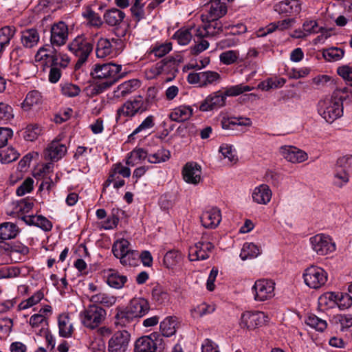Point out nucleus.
I'll list each match as a JSON object with an SVG mask.
<instances>
[{
    "mask_svg": "<svg viewBox=\"0 0 352 352\" xmlns=\"http://www.w3.org/2000/svg\"><path fill=\"white\" fill-rule=\"evenodd\" d=\"M339 91L318 102V112L328 123H333L343 114L342 97Z\"/></svg>",
    "mask_w": 352,
    "mask_h": 352,
    "instance_id": "f257e3e1",
    "label": "nucleus"
},
{
    "mask_svg": "<svg viewBox=\"0 0 352 352\" xmlns=\"http://www.w3.org/2000/svg\"><path fill=\"white\" fill-rule=\"evenodd\" d=\"M106 310L95 304L89 305L80 313V319L82 325L91 330L98 328L105 320Z\"/></svg>",
    "mask_w": 352,
    "mask_h": 352,
    "instance_id": "f03ea898",
    "label": "nucleus"
},
{
    "mask_svg": "<svg viewBox=\"0 0 352 352\" xmlns=\"http://www.w3.org/2000/svg\"><path fill=\"white\" fill-rule=\"evenodd\" d=\"M93 47V44L84 36H76L67 45L68 50L78 58L75 64L76 69H80L87 61Z\"/></svg>",
    "mask_w": 352,
    "mask_h": 352,
    "instance_id": "7ed1b4c3",
    "label": "nucleus"
},
{
    "mask_svg": "<svg viewBox=\"0 0 352 352\" xmlns=\"http://www.w3.org/2000/svg\"><path fill=\"white\" fill-rule=\"evenodd\" d=\"M142 96H135L133 100L126 101L118 110L116 121L125 122L123 118H132L148 110Z\"/></svg>",
    "mask_w": 352,
    "mask_h": 352,
    "instance_id": "20e7f679",
    "label": "nucleus"
},
{
    "mask_svg": "<svg viewBox=\"0 0 352 352\" xmlns=\"http://www.w3.org/2000/svg\"><path fill=\"white\" fill-rule=\"evenodd\" d=\"M164 349V340L157 332L139 338L134 344V352H162Z\"/></svg>",
    "mask_w": 352,
    "mask_h": 352,
    "instance_id": "39448f33",
    "label": "nucleus"
},
{
    "mask_svg": "<svg viewBox=\"0 0 352 352\" xmlns=\"http://www.w3.org/2000/svg\"><path fill=\"white\" fill-rule=\"evenodd\" d=\"M122 69L121 65H117L112 63L105 64H96L91 75L94 78L104 79L107 82H110L113 85L120 79L122 75L120 74Z\"/></svg>",
    "mask_w": 352,
    "mask_h": 352,
    "instance_id": "423d86ee",
    "label": "nucleus"
},
{
    "mask_svg": "<svg viewBox=\"0 0 352 352\" xmlns=\"http://www.w3.org/2000/svg\"><path fill=\"white\" fill-rule=\"evenodd\" d=\"M125 13L118 9L111 8L104 12L103 19L104 23L115 28V33L119 37H124L127 32L128 25L124 23Z\"/></svg>",
    "mask_w": 352,
    "mask_h": 352,
    "instance_id": "0eeeda50",
    "label": "nucleus"
},
{
    "mask_svg": "<svg viewBox=\"0 0 352 352\" xmlns=\"http://www.w3.org/2000/svg\"><path fill=\"white\" fill-rule=\"evenodd\" d=\"M303 278L305 284L308 287L313 289H319L327 283L328 275L322 267L311 265L305 270Z\"/></svg>",
    "mask_w": 352,
    "mask_h": 352,
    "instance_id": "6e6552de",
    "label": "nucleus"
},
{
    "mask_svg": "<svg viewBox=\"0 0 352 352\" xmlns=\"http://www.w3.org/2000/svg\"><path fill=\"white\" fill-rule=\"evenodd\" d=\"M206 6L208 9L206 13H203L201 15L202 22L217 21L225 16L228 12L225 0H209Z\"/></svg>",
    "mask_w": 352,
    "mask_h": 352,
    "instance_id": "1a4fd4ad",
    "label": "nucleus"
},
{
    "mask_svg": "<svg viewBox=\"0 0 352 352\" xmlns=\"http://www.w3.org/2000/svg\"><path fill=\"white\" fill-rule=\"evenodd\" d=\"M312 250L320 256H324L333 252L336 250L335 243L326 234H318L309 239Z\"/></svg>",
    "mask_w": 352,
    "mask_h": 352,
    "instance_id": "9d476101",
    "label": "nucleus"
},
{
    "mask_svg": "<svg viewBox=\"0 0 352 352\" xmlns=\"http://www.w3.org/2000/svg\"><path fill=\"white\" fill-rule=\"evenodd\" d=\"M274 288L275 283L272 280H257L252 287L254 300L261 302L272 298L274 296Z\"/></svg>",
    "mask_w": 352,
    "mask_h": 352,
    "instance_id": "9b49d317",
    "label": "nucleus"
},
{
    "mask_svg": "<svg viewBox=\"0 0 352 352\" xmlns=\"http://www.w3.org/2000/svg\"><path fill=\"white\" fill-rule=\"evenodd\" d=\"M181 62V57L170 56L157 63L150 69V72L154 76H158L163 73L171 74L173 77L175 73L178 72L177 66Z\"/></svg>",
    "mask_w": 352,
    "mask_h": 352,
    "instance_id": "f8f14e48",
    "label": "nucleus"
},
{
    "mask_svg": "<svg viewBox=\"0 0 352 352\" xmlns=\"http://www.w3.org/2000/svg\"><path fill=\"white\" fill-rule=\"evenodd\" d=\"M131 340V334L126 330L115 332L108 341L109 352H126Z\"/></svg>",
    "mask_w": 352,
    "mask_h": 352,
    "instance_id": "ddd939ff",
    "label": "nucleus"
},
{
    "mask_svg": "<svg viewBox=\"0 0 352 352\" xmlns=\"http://www.w3.org/2000/svg\"><path fill=\"white\" fill-rule=\"evenodd\" d=\"M268 316L262 311H247L242 314L240 325L250 330L255 329L265 324Z\"/></svg>",
    "mask_w": 352,
    "mask_h": 352,
    "instance_id": "4468645a",
    "label": "nucleus"
},
{
    "mask_svg": "<svg viewBox=\"0 0 352 352\" xmlns=\"http://www.w3.org/2000/svg\"><path fill=\"white\" fill-rule=\"evenodd\" d=\"M221 79L220 74L214 71L190 73L187 77L188 82L190 84L198 83L199 87H206L208 85L218 82Z\"/></svg>",
    "mask_w": 352,
    "mask_h": 352,
    "instance_id": "2eb2a0df",
    "label": "nucleus"
},
{
    "mask_svg": "<svg viewBox=\"0 0 352 352\" xmlns=\"http://www.w3.org/2000/svg\"><path fill=\"white\" fill-rule=\"evenodd\" d=\"M50 42L52 45L60 47L65 45L68 39V26L64 21H58L52 25Z\"/></svg>",
    "mask_w": 352,
    "mask_h": 352,
    "instance_id": "dca6fc26",
    "label": "nucleus"
},
{
    "mask_svg": "<svg viewBox=\"0 0 352 352\" xmlns=\"http://www.w3.org/2000/svg\"><path fill=\"white\" fill-rule=\"evenodd\" d=\"M214 248L212 243L200 241L189 248L188 258L191 261L206 260Z\"/></svg>",
    "mask_w": 352,
    "mask_h": 352,
    "instance_id": "f3484780",
    "label": "nucleus"
},
{
    "mask_svg": "<svg viewBox=\"0 0 352 352\" xmlns=\"http://www.w3.org/2000/svg\"><path fill=\"white\" fill-rule=\"evenodd\" d=\"M129 242L126 239H121L115 243L112 247L113 255L120 258V262L123 265H131L129 258L131 256H137L136 251H131L129 249Z\"/></svg>",
    "mask_w": 352,
    "mask_h": 352,
    "instance_id": "a211bd4d",
    "label": "nucleus"
},
{
    "mask_svg": "<svg viewBox=\"0 0 352 352\" xmlns=\"http://www.w3.org/2000/svg\"><path fill=\"white\" fill-rule=\"evenodd\" d=\"M226 98L221 91H214L208 95L201 103L199 110L209 111L226 105Z\"/></svg>",
    "mask_w": 352,
    "mask_h": 352,
    "instance_id": "6ab92c4d",
    "label": "nucleus"
},
{
    "mask_svg": "<svg viewBox=\"0 0 352 352\" xmlns=\"http://www.w3.org/2000/svg\"><path fill=\"white\" fill-rule=\"evenodd\" d=\"M300 0H285L278 2L274 6V10L280 14L296 16L302 10Z\"/></svg>",
    "mask_w": 352,
    "mask_h": 352,
    "instance_id": "aec40b11",
    "label": "nucleus"
},
{
    "mask_svg": "<svg viewBox=\"0 0 352 352\" xmlns=\"http://www.w3.org/2000/svg\"><path fill=\"white\" fill-rule=\"evenodd\" d=\"M201 166L196 162H188L182 169L184 181L188 184L197 185L201 181Z\"/></svg>",
    "mask_w": 352,
    "mask_h": 352,
    "instance_id": "412c9836",
    "label": "nucleus"
},
{
    "mask_svg": "<svg viewBox=\"0 0 352 352\" xmlns=\"http://www.w3.org/2000/svg\"><path fill=\"white\" fill-rule=\"evenodd\" d=\"M200 220L202 226L206 228L213 229L218 226L221 220L220 210L217 207H213L204 211Z\"/></svg>",
    "mask_w": 352,
    "mask_h": 352,
    "instance_id": "4be33fe9",
    "label": "nucleus"
},
{
    "mask_svg": "<svg viewBox=\"0 0 352 352\" xmlns=\"http://www.w3.org/2000/svg\"><path fill=\"white\" fill-rule=\"evenodd\" d=\"M280 152L285 160L292 163H301L307 160V154L294 146H283Z\"/></svg>",
    "mask_w": 352,
    "mask_h": 352,
    "instance_id": "5701e85b",
    "label": "nucleus"
},
{
    "mask_svg": "<svg viewBox=\"0 0 352 352\" xmlns=\"http://www.w3.org/2000/svg\"><path fill=\"white\" fill-rule=\"evenodd\" d=\"M67 153V147L58 140H54L45 150V157L52 161H58Z\"/></svg>",
    "mask_w": 352,
    "mask_h": 352,
    "instance_id": "b1692460",
    "label": "nucleus"
},
{
    "mask_svg": "<svg viewBox=\"0 0 352 352\" xmlns=\"http://www.w3.org/2000/svg\"><path fill=\"white\" fill-rule=\"evenodd\" d=\"M43 103V96L41 93L37 90H32L29 91L23 102L21 103V108L25 111L40 108Z\"/></svg>",
    "mask_w": 352,
    "mask_h": 352,
    "instance_id": "393cba45",
    "label": "nucleus"
},
{
    "mask_svg": "<svg viewBox=\"0 0 352 352\" xmlns=\"http://www.w3.org/2000/svg\"><path fill=\"white\" fill-rule=\"evenodd\" d=\"M133 311L137 318L145 316L150 309V305L147 300L143 298H134L127 305Z\"/></svg>",
    "mask_w": 352,
    "mask_h": 352,
    "instance_id": "a878e982",
    "label": "nucleus"
},
{
    "mask_svg": "<svg viewBox=\"0 0 352 352\" xmlns=\"http://www.w3.org/2000/svg\"><path fill=\"white\" fill-rule=\"evenodd\" d=\"M272 190L267 184H261L256 187L252 192L254 201L258 204H267L272 198Z\"/></svg>",
    "mask_w": 352,
    "mask_h": 352,
    "instance_id": "bb28decb",
    "label": "nucleus"
},
{
    "mask_svg": "<svg viewBox=\"0 0 352 352\" xmlns=\"http://www.w3.org/2000/svg\"><path fill=\"white\" fill-rule=\"evenodd\" d=\"M118 41V40L116 38L111 40L105 38H99L96 47V56L103 58L110 55L113 50V43L116 44Z\"/></svg>",
    "mask_w": 352,
    "mask_h": 352,
    "instance_id": "cd10ccee",
    "label": "nucleus"
},
{
    "mask_svg": "<svg viewBox=\"0 0 352 352\" xmlns=\"http://www.w3.org/2000/svg\"><path fill=\"white\" fill-rule=\"evenodd\" d=\"M22 219L30 226H35L47 232L52 228V222L42 215H28L22 217Z\"/></svg>",
    "mask_w": 352,
    "mask_h": 352,
    "instance_id": "c85d7f7f",
    "label": "nucleus"
},
{
    "mask_svg": "<svg viewBox=\"0 0 352 352\" xmlns=\"http://www.w3.org/2000/svg\"><path fill=\"white\" fill-rule=\"evenodd\" d=\"M20 230L16 224L12 222H3L0 223V239L3 243L4 241L15 239L19 234Z\"/></svg>",
    "mask_w": 352,
    "mask_h": 352,
    "instance_id": "c756f323",
    "label": "nucleus"
},
{
    "mask_svg": "<svg viewBox=\"0 0 352 352\" xmlns=\"http://www.w3.org/2000/svg\"><path fill=\"white\" fill-rule=\"evenodd\" d=\"M193 113V110L190 106H179L175 108L170 113L169 118L171 120L182 122L188 120Z\"/></svg>",
    "mask_w": 352,
    "mask_h": 352,
    "instance_id": "7c9ffc66",
    "label": "nucleus"
},
{
    "mask_svg": "<svg viewBox=\"0 0 352 352\" xmlns=\"http://www.w3.org/2000/svg\"><path fill=\"white\" fill-rule=\"evenodd\" d=\"M39 34L36 29H28L22 32L21 42L23 47L32 48L39 41Z\"/></svg>",
    "mask_w": 352,
    "mask_h": 352,
    "instance_id": "2f4dec72",
    "label": "nucleus"
},
{
    "mask_svg": "<svg viewBox=\"0 0 352 352\" xmlns=\"http://www.w3.org/2000/svg\"><path fill=\"white\" fill-rule=\"evenodd\" d=\"M89 301L96 305H102L107 307L113 306L116 302V297L105 292H100L89 297Z\"/></svg>",
    "mask_w": 352,
    "mask_h": 352,
    "instance_id": "473e14b6",
    "label": "nucleus"
},
{
    "mask_svg": "<svg viewBox=\"0 0 352 352\" xmlns=\"http://www.w3.org/2000/svg\"><path fill=\"white\" fill-rule=\"evenodd\" d=\"M16 33L14 26H4L0 29V54L10 45L11 39Z\"/></svg>",
    "mask_w": 352,
    "mask_h": 352,
    "instance_id": "72a5a7b5",
    "label": "nucleus"
},
{
    "mask_svg": "<svg viewBox=\"0 0 352 352\" xmlns=\"http://www.w3.org/2000/svg\"><path fill=\"white\" fill-rule=\"evenodd\" d=\"M221 127L225 129H234L235 126H248L252 125V121L248 118H223L221 122Z\"/></svg>",
    "mask_w": 352,
    "mask_h": 352,
    "instance_id": "f704fd0d",
    "label": "nucleus"
},
{
    "mask_svg": "<svg viewBox=\"0 0 352 352\" xmlns=\"http://www.w3.org/2000/svg\"><path fill=\"white\" fill-rule=\"evenodd\" d=\"M127 280L126 276L119 274L114 270L110 269L107 278V284L113 288H122Z\"/></svg>",
    "mask_w": 352,
    "mask_h": 352,
    "instance_id": "c9c22d12",
    "label": "nucleus"
},
{
    "mask_svg": "<svg viewBox=\"0 0 352 352\" xmlns=\"http://www.w3.org/2000/svg\"><path fill=\"white\" fill-rule=\"evenodd\" d=\"M177 318L168 316L160 323V331L163 336L169 337L175 334L177 326Z\"/></svg>",
    "mask_w": 352,
    "mask_h": 352,
    "instance_id": "e433bc0d",
    "label": "nucleus"
},
{
    "mask_svg": "<svg viewBox=\"0 0 352 352\" xmlns=\"http://www.w3.org/2000/svg\"><path fill=\"white\" fill-rule=\"evenodd\" d=\"M116 310L117 313L115 316L117 320L116 322L122 326H126L137 318L128 306L122 309L117 308Z\"/></svg>",
    "mask_w": 352,
    "mask_h": 352,
    "instance_id": "4c0bfd02",
    "label": "nucleus"
},
{
    "mask_svg": "<svg viewBox=\"0 0 352 352\" xmlns=\"http://www.w3.org/2000/svg\"><path fill=\"white\" fill-rule=\"evenodd\" d=\"M137 80H131L120 85L114 91V96L117 98L124 97L132 93L135 87L138 86Z\"/></svg>",
    "mask_w": 352,
    "mask_h": 352,
    "instance_id": "58836bf2",
    "label": "nucleus"
},
{
    "mask_svg": "<svg viewBox=\"0 0 352 352\" xmlns=\"http://www.w3.org/2000/svg\"><path fill=\"white\" fill-rule=\"evenodd\" d=\"M59 334L64 338H69L72 336L73 328L69 322V318L67 315L61 314L58 319Z\"/></svg>",
    "mask_w": 352,
    "mask_h": 352,
    "instance_id": "ea45409f",
    "label": "nucleus"
},
{
    "mask_svg": "<svg viewBox=\"0 0 352 352\" xmlns=\"http://www.w3.org/2000/svg\"><path fill=\"white\" fill-rule=\"evenodd\" d=\"M148 156V153L144 149L141 148L134 149L130 153L126 164L129 166H134L139 162L145 160Z\"/></svg>",
    "mask_w": 352,
    "mask_h": 352,
    "instance_id": "a19ab883",
    "label": "nucleus"
},
{
    "mask_svg": "<svg viewBox=\"0 0 352 352\" xmlns=\"http://www.w3.org/2000/svg\"><path fill=\"white\" fill-rule=\"evenodd\" d=\"M260 254L257 245L252 243H245L242 248L240 256L243 260L256 257Z\"/></svg>",
    "mask_w": 352,
    "mask_h": 352,
    "instance_id": "79ce46f5",
    "label": "nucleus"
},
{
    "mask_svg": "<svg viewBox=\"0 0 352 352\" xmlns=\"http://www.w3.org/2000/svg\"><path fill=\"white\" fill-rule=\"evenodd\" d=\"M58 56H54L52 57V63H50L49 80L52 83L57 82L61 76V71L58 67Z\"/></svg>",
    "mask_w": 352,
    "mask_h": 352,
    "instance_id": "37998d69",
    "label": "nucleus"
},
{
    "mask_svg": "<svg viewBox=\"0 0 352 352\" xmlns=\"http://www.w3.org/2000/svg\"><path fill=\"white\" fill-rule=\"evenodd\" d=\"M181 260V254L176 250H170L166 253L163 263L166 267L170 269L175 266Z\"/></svg>",
    "mask_w": 352,
    "mask_h": 352,
    "instance_id": "c03bdc74",
    "label": "nucleus"
},
{
    "mask_svg": "<svg viewBox=\"0 0 352 352\" xmlns=\"http://www.w3.org/2000/svg\"><path fill=\"white\" fill-rule=\"evenodd\" d=\"M152 300L158 305H162L168 300V295L164 288L157 285L153 287L151 292Z\"/></svg>",
    "mask_w": 352,
    "mask_h": 352,
    "instance_id": "a18cd8bd",
    "label": "nucleus"
},
{
    "mask_svg": "<svg viewBox=\"0 0 352 352\" xmlns=\"http://www.w3.org/2000/svg\"><path fill=\"white\" fill-rule=\"evenodd\" d=\"M215 308L213 305H210L204 302L192 309L191 314L193 318H198L205 315L212 314Z\"/></svg>",
    "mask_w": 352,
    "mask_h": 352,
    "instance_id": "49530a36",
    "label": "nucleus"
},
{
    "mask_svg": "<svg viewBox=\"0 0 352 352\" xmlns=\"http://www.w3.org/2000/svg\"><path fill=\"white\" fill-rule=\"evenodd\" d=\"M170 157V153L168 150L161 148L156 153L148 155V161L152 164L160 163L167 161Z\"/></svg>",
    "mask_w": 352,
    "mask_h": 352,
    "instance_id": "de8ad7c7",
    "label": "nucleus"
},
{
    "mask_svg": "<svg viewBox=\"0 0 352 352\" xmlns=\"http://www.w3.org/2000/svg\"><path fill=\"white\" fill-rule=\"evenodd\" d=\"M44 297L41 291H37L31 297L25 300H23L18 306L20 310L26 309L38 303Z\"/></svg>",
    "mask_w": 352,
    "mask_h": 352,
    "instance_id": "09e8293b",
    "label": "nucleus"
},
{
    "mask_svg": "<svg viewBox=\"0 0 352 352\" xmlns=\"http://www.w3.org/2000/svg\"><path fill=\"white\" fill-rule=\"evenodd\" d=\"M344 54L343 50L338 47H331L324 50L322 56L327 61H337L343 57Z\"/></svg>",
    "mask_w": 352,
    "mask_h": 352,
    "instance_id": "8fccbe9b",
    "label": "nucleus"
},
{
    "mask_svg": "<svg viewBox=\"0 0 352 352\" xmlns=\"http://www.w3.org/2000/svg\"><path fill=\"white\" fill-rule=\"evenodd\" d=\"M19 153L14 148H8L0 151V161L3 164L11 163L16 160Z\"/></svg>",
    "mask_w": 352,
    "mask_h": 352,
    "instance_id": "3c124183",
    "label": "nucleus"
},
{
    "mask_svg": "<svg viewBox=\"0 0 352 352\" xmlns=\"http://www.w3.org/2000/svg\"><path fill=\"white\" fill-rule=\"evenodd\" d=\"M252 89L253 87L250 86L239 84L226 88V90L223 92V94L226 98L227 96H236L244 92L250 91Z\"/></svg>",
    "mask_w": 352,
    "mask_h": 352,
    "instance_id": "603ef678",
    "label": "nucleus"
},
{
    "mask_svg": "<svg viewBox=\"0 0 352 352\" xmlns=\"http://www.w3.org/2000/svg\"><path fill=\"white\" fill-rule=\"evenodd\" d=\"M155 125V118L153 116H147L142 123L133 131L131 134L129 135V138L131 139L135 135L142 132L146 131L151 128H153Z\"/></svg>",
    "mask_w": 352,
    "mask_h": 352,
    "instance_id": "864d4df0",
    "label": "nucleus"
},
{
    "mask_svg": "<svg viewBox=\"0 0 352 352\" xmlns=\"http://www.w3.org/2000/svg\"><path fill=\"white\" fill-rule=\"evenodd\" d=\"M306 323L307 325L319 331H323L327 327V322L319 318L316 315L309 316L306 320Z\"/></svg>",
    "mask_w": 352,
    "mask_h": 352,
    "instance_id": "5fc2aeb1",
    "label": "nucleus"
},
{
    "mask_svg": "<svg viewBox=\"0 0 352 352\" xmlns=\"http://www.w3.org/2000/svg\"><path fill=\"white\" fill-rule=\"evenodd\" d=\"M144 3L141 0H134V3L131 8L132 16L137 21L145 18V13L144 10Z\"/></svg>",
    "mask_w": 352,
    "mask_h": 352,
    "instance_id": "6e6d98bb",
    "label": "nucleus"
},
{
    "mask_svg": "<svg viewBox=\"0 0 352 352\" xmlns=\"http://www.w3.org/2000/svg\"><path fill=\"white\" fill-rule=\"evenodd\" d=\"M41 129L38 124H30L26 126L24 132V138L27 141H34L41 134Z\"/></svg>",
    "mask_w": 352,
    "mask_h": 352,
    "instance_id": "4d7b16f0",
    "label": "nucleus"
},
{
    "mask_svg": "<svg viewBox=\"0 0 352 352\" xmlns=\"http://www.w3.org/2000/svg\"><path fill=\"white\" fill-rule=\"evenodd\" d=\"M171 50V43H162L153 47L150 51V54H154L155 57L161 58L167 54Z\"/></svg>",
    "mask_w": 352,
    "mask_h": 352,
    "instance_id": "13d9d810",
    "label": "nucleus"
},
{
    "mask_svg": "<svg viewBox=\"0 0 352 352\" xmlns=\"http://www.w3.org/2000/svg\"><path fill=\"white\" fill-rule=\"evenodd\" d=\"M285 82L286 80L283 78H270L263 82L260 86L262 87L263 89L268 91L271 89L281 87L284 85Z\"/></svg>",
    "mask_w": 352,
    "mask_h": 352,
    "instance_id": "bf43d9fd",
    "label": "nucleus"
},
{
    "mask_svg": "<svg viewBox=\"0 0 352 352\" xmlns=\"http://www.w3.org/2000/svg\"><path fill=\"white\" fill-rule=\"evenodd\" d=\"M349 175L344 172L343 169L335 168L333 184L338 187H342L349 182Z\"/></svg>",
    "mask_w": 352,
    "mask_h": 352,
    "instance_id": "052dcab7",
    "label": "nucleus"
},
{
    "mask_svg": "<svg viewBox=\"0 0 352 352\" xmlns=\"http://www.w3.org/2000/svg\"><path fill=\"white\" fill-rule=\"evenodd\" d=\"M173 38L176 39L179 45H186L190 41L192 34L188 29H180L175 33Z\"/></svg>",
    "mask_w": 352,
    "mask_h": 352,
    "instance_id": "680f3d73",
    "label": "nucleus"
},
{
    "mask_svg": "<svg viewBox=\"0 0 352 352\" xmlns=\"http://www.w3.org/2000/svg\"><path fill=\"white\" fill-rule=\"evenodd\" d=\"M58 56L55 50H51L50 47H41L35 55L36 61H41L44 58H49V63H52V57Z\"/></svg>",
    "mask_w": 352,
    "mask_h": 352,
    "instance_id": "e2e57ef3",
    "label": "nucleus"
},
{
    "mask_svg": "<svg viewBox=\"0 0 352 352\" xmlns=\"http://www.w3.org/2000/svg\"><path fill=\"white\" fill-rule=\"evenodd\" d=\"M61 92L65 96L75 97L80 94V89L76 85L65 82L61 85Z\"/></svg>",
    "mask_w": 352,
    "mask_h": 352,
    "instance_id": "0e129e2a",
    "label": "nucleus"
},
{
    "mask_svg": "<svg viewBox=\"0 0 352 352\" xmlns=\"http://www.w3.org/2000/svg\"><path fill=\"white\" fill-rule=\"evenodd\" d=\"M336 168L343 169L347 174L352 173V156H343L340 157L336 163Z\"/></svg>",
    "mask_w": 352,
    "mask_h": 352,
    "instance_id": "69168bd1",
    "label": "nucleus"
},
{
    "mask_svg": "<svg viewBox=\"0 0 352 352\" xmlns=\"http://www.w3.org/2000/svg\"><path fill=\"white\" fill-rule=\"evenodd\" d=\"M34 180L30 177L26 178L17 188L16 193L18 196H23L33 190Z\"/></svg>",
    "mask_w": 352,
    "mask_h": 352,
    "instance_id": "338daca9",
    "label": "nucleus"
},
{
    "mask_svg": "<svg viewBox=\"0 0 352 352\" xmlns=\"http://www.w3.org/2000/svg\"><path fill=\"white\" fill-rule=\"evenodd\" d=\"M84 16L87 19L89 23L94 27L100 28L102 25V21L98 13L89 10L85 13Z\"/></svg>",
    "mask_w": 352,
    "mask_h": 352,
    "instance_id": "774afa93",
    "label": "nucleus"
}]
</instances>
